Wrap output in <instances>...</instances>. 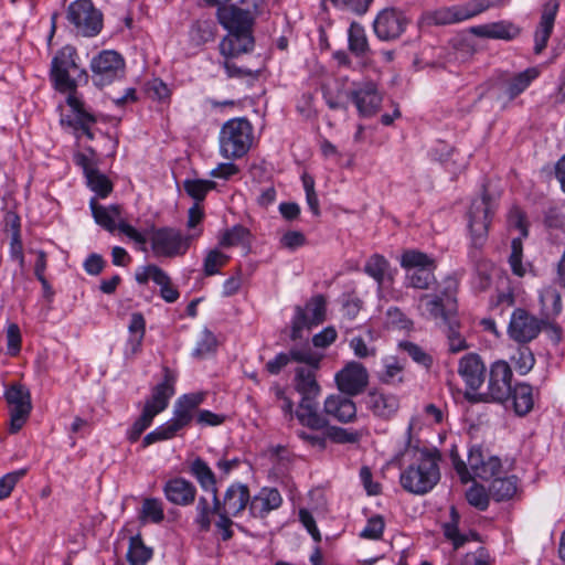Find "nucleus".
<instances>
[{
  "instance_id": "nucleus-39",
  "label": "nucleus",
  "mask_w": 565,
  "mask_h": 565,
  "mask_svg": "<svg viewBox=\"0 0 565 565\" xmlns=\"http://www.w3.org/2000/svg\"><path fill=\"white\" fill-rule=\"evenodd\" d=\"M516 490L518 478L515 476L494 478L489 487V494L497 502H501L512 499Z\"/></svg>"
},
{
  "instance_id": "nucleus-51",
  "label": "nucleus",
  "mask_w": 565,
  "mask_h": 565,
  "mask_svg": "<svg viewBox=\"0 0 565 565\" xmlns=\"http://www.w3.org/2000/svg\"><path fill=\"white\" fill-rule=\"evenodd\" d=\"M230 256L224 254L217 248L211 249L206 253L203 260V273L206 277L214 276L220 273V269L230 262Z\"/></svg>"
},
{
  "instance_id": "nucleus-32",
  "label": "nucleus",
  "mask_w": 565,
  "mask_h": 565,
  "mask_svg": "<svg viewBox=\"0 0 565 565\" xmlns=\"http://www.w3.org/2000/svg\"><path fill=\"white\" fill-rule=\"evenodd\" d=\"M424 20L429 25H447L468 20V11L465 4L443 7L435 11L427 12Z\"/></svg>"
},
{
  "instance_id": "nucleus-3",
  "label": "nucleus",
  "mask_w": 565,
  "mask_h": 565,
  "mask_svg": "<svg viewBox=\"0 0 565 565\" xmlns=\"http://www.w3.org/2000/svg\"><path fill=\"white\" fill-rule=\"evenodd\" d=\"M416 462L399 476L402 488L413 494L423 495L431 491L440 480L441 455L436 448H423Z\"/></svg>"
},
{
  "instance_id": "nucleus-57",
  "label": "nucleus",
  "mask_w": 565,
  "mask_h": 565,
  "mask_svg": "<svg viewBox=\"0 0 565 565\" xmlns=\"http://www.w3.org/2000/svg\"><path fill=\"white\" fill-rule=\"evenodd\" d=\"M509 3V0H470L465 3V8L468 11V19H471L488 9L501 8Z\"/></svg>"
},
{
  "instance_id": "nucleus-29",
  "label": "nucleus",
  "mask_w": 565,
  "mask_h": 565,
  "mask_svg": "<svg viewBox=\"0 0 565 565\" xmlns=\"http://www.w3.org/2000/svg\"><path fill=\"white\" fill-rule=\"evenodd\" d=\"M323 413L342 424H348L356 418V405L345 394H333L324 399Z\"/></svg>"
},
{
  "instance_id": "nucleus-28",
  "label": "nucleus",
  "mask_w": 565,
  "mask_h": 565,
  "mask_svg": "<svg viewBox=\"0 0 565 565\" xmlns=\"http://www.w3.org/2000/svg\"><path fill=\"white\" fill-rule=\"evenodd\" d=\"M282 501L278 489L263 487L254 497H250L249 514L256 519H265L271 511L279 509Z\"/></svg>"
},
{
  "instance_id": "nucleus-60",
  "label": "nucleus",
  "mask_w": 565,
  "mask_h": 565,
  "mask_svg": "<svg viewBox=\"0 0 565 565\" xmlns=\"http://www.w3.org/2000/svg\"><path fill=\"white\" fill-rule=\"evenodd\" d=\"M217 347L216 337L209 329H204L201 335V339L198 341L195 349L193 350L192 355L195 358H202L206 354L215 351Z\"/></svg>"
},
{
  "instance_id": "nucleus-61",
  "label": "nucleus",
  "mask_w": 565,
  "mask_h": 565,
  "mask_svg": "<svg viewBox=\"0 0 565 565\" xmlns=\"http://www.w3.org/2000/svg\"><path fill=\"white\" fill-rule=\"evenodd\" d=\"M489 493L482 486H472L466 493L467 501L470 505L480 511H486L489 507Z\"/></svg>"
},
{
  "instance_id": "nucleus-9",
  "label": "nucleus",
  "mask_w": 565,
  "mask_h": 565,
  "mask_svg": "<svg viewBox=\"0 0 565 565\" xmlns=\"http://www.w3.org/2000/svg\"><path fill=\"white\" fill-rule=\"evenodd\" d=\"M512 370L508 362L498 360L490 365L488 390L484 394L465 393L469 402H495L507 404L511 398Z\"/></svg>"
},
{
  "instance_id": "nucleus-8",
  "label": "nucleus",
  "mask_w": 565,
  "mask_h": 565,
  "mask_svg": "<svg viewBox=\"0 0 565 565\" xmlns=\"http://www.w3.org/2000/svg\"><path fill=\"white\" fill-rule=\"evenodd\" d=\"M401 266L405 269L406 287L428 290L437 284L435 277L437 263L423 252L405 250L401 256Z\"/></svg>"
},
{
  "instance_id": "nucleus-43",
  "label": "nucleus",
  "mask_w": 565,
  "mask_h": 565,
  "mask_svg": "<svg viewBox=\"0 0 565 565\" xmlns=\"http://www.w3.org/2000/svg\"><path fill=\"white\" fill-rule=\"evenodd\" d=\"M377 379L381 383L396 386L404 382V366L394 358L385 360L383 370L379 372Z\"/></svg>"
},
{
  "instance_id": "nucleus-63",
  "label": "nucleus",
  "mask_w": 565,
  "mask_h": 565,
  "mask_svg": "<svg viewBox=\"0 0 565 565\" xmlns=\"http://www.w3.org/2000/svg\"><path fill=\"white\" fill-rule=\"evenodd\" d=\"M444 329H445L446 335L448 338L450 352L457 353L459 351L467 349L466 340L460 337V333L458 331V329H459L458 320L447 324L446 327H444Z\"/></svg>"
},
{
  "instance_id": "nucleus-27",
  "label": "nucleus",
  "mask_w": 565,
  "mask_h": 565,
  "mask_svg": "<svg viewBox=\"0 0 565 565\" xmlns=\"http://www.w3.org/2000/svg\"><path fill=\"white\" fill-rule=\"evenodd\" d=\"M559 9V2L558 0H548L544 3L540 23L536 26L535 33H534V53L541 54L548 42V39L551 38V34L553 32L555 18L557 14V11Z\"/></svg>"
},
{
  "instance_id": "nucleus-53",
  "label": "nucleus",
  "mask_w": 565,
  "mask_h": 565,
  "mask_svg": "<svg viewBox=\"0 0 565 565\" xmlns=\"http://www.w3.org/2000/svg\"><path fill=\"white\" fill-rule=\"evenodd\" d=\"M156 416L146 408H142L140 416L134 422L131 427L127 430V439L130 443L139 440L143 431L149 428Z\"/></svg>"
},
{
  "instance_id": "nucleus-13",
  "label": "nucleus",
  "mask_w": 565,
  "mask_h": 565,
  "mask_svg": "<svg viewBox=\"0 0 565 565\" xmlns=\"http://www.w3.org/2000/svg\"><path fill=\"white\" fill-rule=\"evenodd\" d=\"M125 58L114 50H104L90 61L93 83L98 87L110 85L125 75Z\"/></svg>"
},
{
  "instance_id": "nucleus-14",
  "label": "nucleus",
  "mask_w": 565,
  "mask_h": 565,
  "mask_svg": "<svg viewBox=\"0 0 565 565\" xmlns=\"http://www.w3.org/2000/svg\"><path fill=\"white\" fill-rule=\"evenodd\" d=\"M4 397L10 413L9 431L17 434L26 423L32 411L30 390L22 384H13L6 391Z\"/></svg>"
},
{
  "instance_id": "nucleus-15",
  "label": "nucleus",
  "mask_w": 565,
  "mask_h": 565,
  "mask_svg": "<svg viewBox=\"0 0 565 565\" xmlns=\"http://www.w3.org/2000/svg\"><path fill=\"white\" fill-rule=\"evenodd\" d=\"M493 214L492 203L488 193L471 203L468 212V226L475 246L482 245L488 235V230Z\"/></svg>"
},
{
  "instance_id": "nucleus-36",
  "label": "nucleus",
  "mask_w": 565,
  "mask_h": 565,
  "mask_svg": "<svg viewBox=\"0 0 565 565\" xmlns=\"http://www.w3.org/2000/svg\"><path fill=\"white\" fill-rule=\"evenodd\" d=\"M364 271L377 282L379 287L393 280L391 265L388 260L380 254H373L366 260Z\"/></svg>"
},
{
  "instance_id": "nucleus-42",
  "label": "nucleus",
  "mask_w": 565,
  "mask_h": 565,
  "mask_svg": "<svg viewBox=\"0 0 565 565\" xmlns=\"http://www.w3.org/2000/svg\"><path fill=\"white\" fill-rule=\"evenodd\" d=\"M139 519L142 523H161L164 520V510L162 501L158 498H146L142 501Z\"/></svg>"
},
{
  "instance_id": "nucleus-37",
  "label": "nucleus",
  "mask_w": 565,
  "mask_h": 565,
  "mask_svg": "<svg viewBox=\"0 0 565 565\" xmlns=\"http://www.w3.org/2000/svg\"><path fill=\"white\" fill-rule=\"evenodd\" d=\"M541 319L551 320L562 311V297L555 287L547 286L540 291Z\"/></svg>"
},
{
  "instance_id": "nucleus-62",
  "label": "nucleus",
  "mask_w": 565,
  "mask_h": 565,
  "mask_svg": "<svg viewBox=\"0 0 565 565\" xmlns=\"http://www.w3.org/2000/svg\"><path fill=\"white\" fill-rule=\"evenodd\" d=\"M372 1L373 0H330L334 8L350 11L356 15L365 14Z\"/></svg>"
},
{
  "instance_id": "nucleus-31",
  "label": "nucleus",
  "mask_w": 565,
  "mask_h": 565,
  "mask_svg": "<svg viewBox=\"0 0 565 565\" xmlns=\"http://www.w3.org/2000/svg\"><path fill=\"white\" fill-rule=\"evenodd\" d=\"M521 30L510 21H498L471 28V33L486 39L511 41L520 34Z\"/></svg>"
},
{
  "instance_id": "nucleus-19",
  "label": "nucleus",
  "mask_w": 565,
  "mask_h": 565,
  "mask_svg": "<svg viewBox=\"0 0 565 565\" xmlns=\"http://www.w3.org/2000/svg\"><path fill=\"white\" fill-rule=\"evenodd\" d=\"M212 497L213 503H215V510L233 514L234 518L239 515L246 508L249 509V488L242 482H233L230 484L222 498L218 495V490L214 491Z\"/></svg>"
},
{
  "instance_id": "nucleus-48",
  "label": "nucleus",
  "mask_w": 565,
  "mask_h": 565,
  "mask_svg": "<svg viewBox=\"0 0 565 565\" xmlns=\"http://www.w3.org/2000/svg\"><path fill=\"white\" fill-rule=\"evenodd\" d=\"M86 184L100 199L107 198L114 189L111 181L99 169L89 172Z\"/></svg>"
},
{
  "instance_id": "nucleus-2",
  "label": "nucleus",
  "mask_w": 565,
  "mask_h": 565,
  "mask_svg": "<svg viewBox=\"0 0 565 565\" xmlns=\"http://www.w3.org/2000/svg\"><path fill=\"white\" fill-rule=\"evenodd\" d=\"M217 18L228 31L220 43V52L224 57H236L253 50L254 17L249 10L235 4L222 7L217 10Z\"/></svg>"
},
{
  "instance_id": "nucleus-35",
  "label": "nucleus",
  "mask_w": 565,
  "mask_h": 565,
  "mask_svg": "<svg viewBox=\"0 0 565 565\" xmlns=\"http://www.w3.org/2000/svg\"><path fill=\"white\" fill-rule=\"evenodd\" d=\"M189 472L204 491L211 492L213 495L217 490L216 476L201 457H196L189 463Z\"/></svg>"
},
{
  "instance_id": "nucleus-12",
  "label": "nucleus",
  "mask_w": 565,
  "mask_h": 565,
  "mask_svg": "<svg viewBox=\"0 0 565 565\" xmlns=\"http://www.w3.org/2000/svg\"><path fill=\"white\" fill-rule=\"evenodd\" d=\"M540 74L541 72L536 66L529 67L519 73H501L493 85L498 102H500L503 107L507 106L525 92Z\"/></svg>"
},
{
  "instance_id": "nucleus-59",
  "label": "nucleus",
  "mask_w": 565,
  "mask_h": 565,
  "mask_svg": "<svg viewBox=\"0 0 565 565\" xmlns=\"http://www.w3.org/2000/svg\"><path fill=\"white\" fill-rule=\"evenodd\" d=\"M385 522L382 515H373L367 520L365 527L360 533L362 539L380 540L383 536Z\"/></svg>"
},
{
  "instance_id": "nucleus-1",
  "label": "nucleus",
  "mask_w": 565,
  "mask_h": 565,
  "mask_svg": "<svg viewBox=\"0 0 565 565\" xmlns=\"http://www.w3.org/2000/svg\"><path fill=\"white\" fill-rule=\"evenodd\" d=\"M204 398L205 394L202 392L181 395L174 403L172 417L147 434L142 439V447L146 448L154 443L174 438L194 418L201 426L222 425L226 419L225 415L216 414L209 409L198 411Z\"/></svg>"
},
{
  "instance_id": "nucleus-64",
  "label": "nucleus",
  "mask_w": 565,
  "mask_h": 565,
  "mask_svg": "<svg viewBox=\"0 0 565 565\" xmlns=\"http://www.w3.org/2000/svg\"><path fill=\"white\" fill-rule=\"evenodd\" d=\"M26 470L20 469L12 472H8L0 478V500L8 498L15 484L25 476Z\"/></svg>"
},
{
  "instance_id": "nucleus-49",
  "label": "nucleus",
  "mask_w": 565,
  "mask_h": 565,
  "mask_svg": "<svg viewBox=\"0 0 565 565\" xmlns=\"http://www.w3.org/2000/svg\"><path fill=\"white\" fill-rule=\"evenodd\" d=\"M216 186V183L211 180L202 179H186L183 182V189L189 196L199 203L203 201L206 194Z\"/></svg>"
},
{
  "instance_id": "nucleus-47",
  "label": "nucleus",
  "mask_w": 565,
  "mask_h": 565,
  "mask_svg": "<svg viewBox=\"0 0 565 565\" xmlns=\"http://www.w3.org/2000/svg\"><path fill=\"white\" fill-rule=\"evenodd\" d=\"M249 236V230L243 225L237 224L222 233L218 238V245L223 248H230L244 243H248Z\"/></svg>"
},
{
  "instance_id": "nucleus-16",
  "label": "nucleus",
  "mask_w": 565,
  "mask_h": 565,
  "mask_svg": "<svg viewBox=\"0 0 565 565\" xmlns=\"http://www.w3.org/2000/svg\"><path fill=\"white\" fill-rule=\"evenodd\" d=\"M408 23V18L401 9L385 8L377 13L373 30L380 40L393 41L405 32Z\"/></svg>"
},
{
  "instance_id": "nucleus-20",
  "label": "nucleus",
  "mask_w": 565,
  "mask_h": 565,
  "mask_svg": "<svg viewBox=\"0 0 565 565\" xmlns=\"http://www.w3.org/2000/svg\"><path fill=\"white\" fill-rule=\"evenodd\" d=\"M334 380L341 393L348 396H356L366 388L369 373L362 363L351 361L335 374Z\"/></svg>"
},
{
  "instance_id": "nucleus-7",
  "label": "nucleus",
  "mask_w": 565,
  "mask_h": 565,
  "mask_svg": "<svg viewBox=\"0 0 565 565\" xmlns=\"http://www.w3.org/2000/svg\"><path fill=\"white\" fill-rule=\"evenodd\" d=\"M254 140V128L246 118H232L223 124L220 130V153L226 159H239L250 149Z\"/></svg>"
},
{
  "instance_id": "nucleus-56",
  "label": "nucleus",
  "mask_w": 565,
  "mask_h": 565,
  "mask_svg": "<svg viewBox=\"0 0 565 565\" xmlns=\"http://www.w3.org/2000/svg\"><path fill=\"white\" fill-rule=\"evenodd\" d=\"M307 310V315L311 320V323L318 326L323 322L326 317V299L322 295L312 297L307 305L303 307Z\"/></svg>"
},
{
  "instance_id": "nucleus-5",
  "label": "nucleus",
  "mask_w": 565,
  "mask_h": 565,
  "mask_svg": "<svg viewBox=\"0 0 565 565\" xmlns=\"http://www.w3.org/2000/svg\"><path fill=\"white\" fill-rule=\"evenodd\" d=\"M456 294L457 282L448 278L443 285L437 286L434 294L422 295L418 308L425 318L444 328L457 320Z\"/></svg>"
},
{
  "instance_id": "nucleus-50",
  "label": "nucleus",
  "mask_w": 565,
  "mask_h": 565,
  "mask_svg": "<svg viewBox=\"0 0 565 565\" xmlns=\"http://www.w3.org/2000/svg\"><path fill=\"white\" fill-rule=\"evenodd\" d=\"M523 243L521 237H515L511 242V254L509 256V264L512 273L518 277H524L530 264H523Z\"/></svg>"
},
{
  "instance_id": "nucleus-58",
  "label": "nucleus",
  "mask_w": 565,
  "mask_h": 565,
  "mask_svg": "<svg viewBox=\"0 0 565 565\" xmlns=\"http://www.w3.org/2000/svg\"><path fill=\"white\" fill-rule=\"evenodd\" d=\"M386 323L390 328L398 330H409L413 327L412 320L397 307L387 309Z\"/></svg>"
},
{
  "instance_id": "nucleus-30",
  "label": "nucleus",
  "mask_w": 565,
  "mask_h": 565,
  "mask_svg": "<svg viewBox=\"0 0 565 565\" xmlns=\"http://www.w3.org/2000/svg\"><path fill=\"white\" fill-rule=\"evenodd\" d=\"M66 103L75 115L74 119L67 121L68 126L75 131L81 130L89 140H93L92 126L96 124V117L84 108L83 100L75 94H70Z\"/></svg>"
},
{
  "instance_id": "nucleus-46",
  "label": "nucleus",
  "mask_w": 565,
  "mask_h": 565,
  "mask_svg": "<svg viewBox=\"0 0 565 565\" xmlns=\"http://www.w3.org/2000/svg\"><path fill=\"white\" fill-rule=\"evenodd\" d=\"M195 512L194 523L201 532H207L212 524L211 516L216 515L221 510H215V503L212 502V505H210L207 499L202 495L198 500Z\"/></svg>"
},
{
  "instance_id": "nucleus-26",
  "label": "nucleus",
  "mask_w": 565,
  "mask_h": 565,
  "mask_svg": "<svg viewBox=\"0 0 565 565\" xmlns=\"http://www.w3.org/2000/svg\"><path fill=\"white\" fill-rule=\"evenodd\" d=\"M166 499L175 505H191L196 498V487L183 477H173L166 481L162 487Z\"/></svg>"
},
{
  "instance_id": "nucleus-38",
  "label": "nucleus",
  "mask_w": 565,
  "mask_h": 565,
  "mask_svg": "<svg viewBox=\"0 0 565 565\" xmlns=\"http://www.w3.org/2000/svg\"><path fill=\"white\" fill-rule=\"evenodd\" d=\"M349 50L356 57H364L370 52V45L362 24L353 21L348 31Z\"/></svg>"
},
{
  "instance_id": "nucleus-55",
  "label": "nucleus",
  "mask_w": 565,
  "mask_h": 565,
  "mask_svg": "<svg viewBox=\"0 0 565 565\" xmlns=\"http://www.w3.org/2000/svg\"><path fill=\"white\" fill-rule=\"evenodd\" d=\"M512 361L515 370L521 374H527L535 364V358L533 352L527 347H521L513 355Z\"/></svg>"
},
{
  "instance_id": "nucleus-25",
  "label": "nucleus",
  "mask_w": 565,
  "mask_h": 565,
  "mask_svg": "<svg viewBox=\"0 0 565 565\" xmlns=\"http://www.w3.org/2000/svg\"><path fill=\"white\" fill-rule=\"evenodd\" d=\"M458 374L466 384V392L477 393L484 383L487 369L479 354L467 353L459 360Z\"/></svg>"
},
{
  "instance_id": "nucleus-52",
  "label": "nucleus",
  "mask_w": 565,
  "mask_h": 565,
  "mask_svg": "<svg viewBox=\"0 0 565 565\" xmlns=\"http://www.w3.org/2000/svg\"><path fill=\"white\" fill-rule=\"evenodd\" d=\"M315 324L311 323L309 315H307V310L300 306L295 308V313L291 319V332L290 339L292 341H297L303 338V331L310 330Z\"/></svg>"
},
{
  "instance_id": "nucleus-44",
  "label": "nucleus",
  "mask_w": 565,
  "mask_h": 565,
  "mask_svg": "<svg viewBox=\"0 0 565 565\" xmlns=\"http://www.w3.org/2000/svg\"><path fill=\"white\" fill-rule=\"evenodd\" d=\"M215 36V24L210 20H198L190 29V40L195 45H203L213 41Z\"/></svg>"
},
{
  "instance_id": "nucleus-40",
  "label": "nucleus",
  "mask_w": 565,
  "mask_h": 565,
  "mask_svg": "<svg viewBox=\"0 0 565 565\" xmlns=\"http://www.w3.org/2000/svg\"><path fill=\"white\" fill-rule=\"evenodd\" d=\"M322 419L326 422L324 426L309 429L326 430L327 440H330L334 444H354L360 440V434L356 430L330 425L328 418L324 415H322Z\"/></svg>"
},
{
  "instance_id": "nucleus-23",
  "label": "nucleus",
  "mask_w": 565,
  "mask_h": 565,
  "mask_svg": "<svg viewBox=\"0 0 565 565\" xmlns=\"http://www.w3.org/2000/svg\"><path fill=\"white\" fill-rule=\"evenodd\" d=\"M135 280L139 285H147L149 280H152L160 287V297L169 302H175L179 297V290L172 285L170 276L158 265L148 264L140 266L136 269Z\"/></svg>"
},
{
  "instance_id": "nucleus-33",
  "label": "nucleus",
  "mask_w": 565,
  "mask_h": 565,
  "mask_svg": "<svg viewBox=\"0 0 565 565\" xmlns=\"http://www.w3.org/2000/svg\"><path fill=\"white\" fill-rule=\"evenodd\" d=\"M129 337L125 347V355L132 358L141 351L146 334V320L141 312H134L128 326Z\"/></svg>"
},
{
  "instance_id": "nucleus-6",
  "label": "nucleus",
  "mask_w": 565,
  "mask_h": 565,
  "mask_svg": "<svg viewBox=\"0 0 565 565\" xmlns=\"http://www.w3.org/2000/svg\"><path fill=\"white\" fill-rule=\"evenodd\" d=\"M202 232V228H199L194 233L184 234L172 226L157 227L152 224L143 233L156 257L173 258L185 255L192 242L200 237Z\"/></svg>"
},
{
  "instance_id": "nucleus-11",
  "label": "nucleus",
  "mask_w": 565,
  "mask_h": 565,
  "mask_svg": "<svg viewBox=\"0 0 565 565\" xmlns=\"http://www.w3.org/2000/svg\"><path fill=\"white\" fill-rule=\"evenodd\" d=\"M76 57V49L72 45L63 46L53 56L50 68V81L55 90L63 94L68 93V95H77V79L70 76L71 71L78 70Z\"/></svg>"
},
{
  "instance_id": "nucleus-17",
  "label": "nucleus",
  "mask_w": 565,
  "mask_h": 565,
  "mask_svg": "<svg viewBox=\"0 0 565 565\" xmlns=\"http://www.w3.org/2000/svg\"><path fill=\"white\" fill-rule=\"evenodd\" d=\"M543 322L525 309L513 310L508 326V334L513 341L525 344L534 340L542 331Z\"/></svg>"
},
{
  "instance_id": "nucleus-4",
  "label": "nucleus",
  "mask_w": 565,
  "mask_h": 565,
  "mask_svg": "<svg viewBox=\"0 0 565 565\" xmlns=\"http://www.w3.org/2000/svg\"><path fill=\"white\" fill-rule=\"evenodd\" d=\"M295 388L301 395L299 405L295 412L298 422L307 428H318L326 425L322 414L319 413L317 397L321 388L316 379L315 369L297 367L295 375Z\"/></svg>"
},
{
  "instance_id": "nucleus-18",
  "label": "nucleus",
  "mask_w": 565,
  "mask_h": 565,
  "mask_svg": "<svg viewBox=\"0 0 565 565\" xmlns=\"http://www.w3.org/2000/svg\"><path fill=\"white\" fill-rule=\"evenodd\" d=\"M348 97L355 105L359 115L365 118L374 116L383 100L376 84L371 81L354 83Z\"/></svg>"
},
{
  "instance_id": "nucleus-10",
  "label": "nucleus",
  "mask_w": 565,
  "mask_h": 565,
  "mask_svg": "<svg viewBox=\"0 0 565 565\" xmlns=\"http://www.w3.org/2000/svg\"><path fill=\"white\" fill-rule=\"evenodd\" d=\"M66 20L73 31L82 36L93 38L103 29V13L92 0H75L66 10Z\"/></svg>"
},
{
  "instance_id": "nucleus-54",
  "label": "nucleus",
  "mask_w": 565,
  "mask_h": 565,
  "mask_svg": "<svg viewBox=\"0 0 565 565\" xmlns=\"http://www.w3.org/2000/svg\"><path fill=\"white\" fill-rule=\"evenodd\" d=\"M217 519L214 522V526L216 532L221 535L222 541L227 542L234 536L233 526L238 527L239 530H243V526L239 524H236L232 518L233 514L225 513L221 511L216 514Z\"/></svg>"
},
{
  "instance_id": "nucleus-24",
  "label": "nucleus",
  "mask_w": 565,
  "mask_h": 565,
  "mask_svg": "<svg viewBox=\"0 0 565 565\" xmlns=\"http://www.w3.org/2000/svg\"><path fill=\"white\" fill-rule=\"evenodd\" d=\"M363 402L374 417L383 420H390L399 409V397L380 388L370 390Z\"/></svg>"
},
{
  "instance_id": "nucleus-21",
  "label": "nucleus",
  "mask_w": 565,
  "mask_h": 565,
  "mask_svg": "<svg viewBox=\"0 0 565 565\" xmlns=\"http://www.w3.org/2000/svg\"><path fill=\"white\" fill-rule=\"evenodd\" d=\"M162 374V381L151 388V394L143 405V408L154 416L162 413L169 406L170 398L175 394L177 372L168 366H163Z\"/></svg>"
},
{
  "instance_id": "nucleus-22",
  "label": "nucleus",
  "mask_w": 565,
  "mask_h": 565,
  "mask_svg": "<svg viewBox=\"0 0 565 565\" xmlns=\"http://www.w3.org/2000/svg\"><path fill=\"white\" fill-rule=\"evenodd\" d=\"M89 206L93 213V216L96 223L109 232H114L116 228L124 235H126L129 239L140 245L141 250H147V236L145 233H141L132 225L128 224L125 221H120L118 224L114 221V216L110 215L109 210L97 203L96 199H92L89 202Z\"/></svg>"
},
{
  "instance_id": "nucleus-45",
  "label": "nucleus",
  "mask_w": 565,
  "mask_h": 565,
  "mask_svg": "<svg viewBox=\"0 0 565 565\" xmlns=\"http://www.w3.org/2000/svg\"><path fill=\"white\" fill-rule=\"evenodd\" d=\"M289 354L291 361L297 363H305L309 366V369L318 370L320 365V361L322 359V354L317 353L312 350L309 343H303L301 347H292L289 350Z\"/></svg>"
},
{
  "instance_id": "nucleus-34",
  "label": "nucleus",
  "mask_w": 565,
  "mask_h": 565,
  "mask_svg": "<svg viewBox=\"0 0 565 565\" xmlns=\"http://www.w3.org/2000/svg\"><path fill=\"white\" fill-rule=\"evenodd\" d=\"M508 403H511L516 415L525 416L534 406L533 387L524 382L516 383L511 388V398Z\"/></svg>"
},
{
  "instance_id": "nucleus-41",
  "label": "nucleus",
  "mask_w": 565,
  "mask_h": 565,
  "mask_svg": "<svg viewBox=\"0 0 565 565\" xmlns=\"http://www.w3.org/2000/svg\"><path fill=\"white\" fill-rule=\"evenodd\" d=\"M152 555V548L145 544L140 533L130 537L127 552V561L130 565H146Z\"/></svg>"
}]
</instances>
